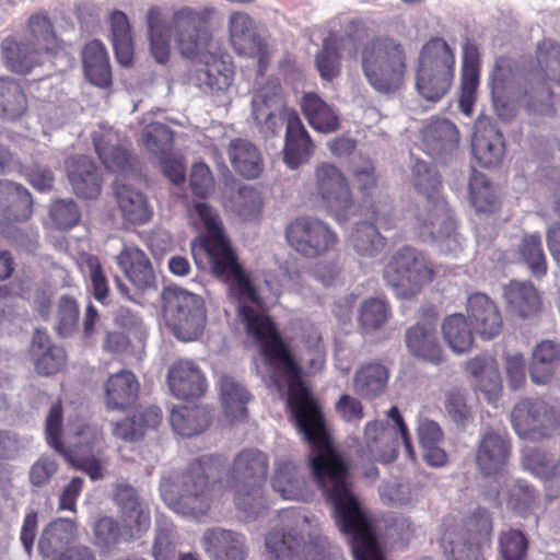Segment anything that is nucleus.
<instances>
[{
	"label": "nucleus",
	"instance_id": "1",
	"mask_svg": "<svg viewBox=\"0 0 560 560\" xmlns=\"http://www.w3.org/2000/svg\"><path fill=\"white\" fill-rule=\"evenodd\" d=\"M209 264L198 265L228 287L230 299L237 303V313L247 336L259 348L265 364L279 390L288 388L291 419L310 445L308 463L313 479L331 506H362L354 492L353 463L337 450L330 440L320 406L302 382V369L273 320L264 310V301L249 275L230 249Z\"/></svg>",
	"mask_w": 560,
	"mask_h": 560
},
{
	"label": "nucleus",
	"instance_id": "2",
	"mask_svg": "<svg viewBox=\"0 0 560 560\" xmlns=\"http://www.w3.org/2000/svg\"><path fill=\"white\" fill-rule=\"evenodd\" d=\"M250 116L264 137L278 135L282 121H287L283 155L290 168H298L310 161L314 143L298 113L285 108L278 79L269 80L256 90L252 98Z\"/></svg>",
	"mask_w": 560,
	"mask_h": 560
},
{
	"label": "nucleus",
	"instance_id": "3",
	"mask_svg": "<svg viewBox=\"0 0 560 560\" xmlns=\"http://www.w3.org/2000/svg\"><path fill=\"white\" fill-rule=\"evenodd\" d=\"M269 471L268 455L256 448L240 451L228 472V486L234 505L246 520H255L266 510L265 485Z\"/></svg>",
	"mask_w": 560,
	"mask_h": 560
},
{
	"label": "nucleus",
	"instance_id": "4",
	"mask_svg": "<svg viewBox=\"0 0 560 560\" xmlns=\"http://www.w3.org/2000/svg\"><path fill=\"white\" fill-rule=\"evenodd\" d=\"M212 467L213 458L202 456L191 462L174 481H162L160 491L166 505L185 516L206 515L212 503Z\"/></svg>",
	"mask_w": 560,
	"mask_h": 560
},
{
	"label": "nucleus",
	"instance_id": "5",
	"mask_svg": "<svg viewBox=\"0 0 560 560\" xmlns=\"http://www.w3.org/2000/svg\"><path fill=\"white\" fill-rule=\"evenodd\" d=\"M366 82L381 94H394L405 83L407 55L404 45L390 36H375L360 49Z\"/></svg>",
	"mask_w": 560,
	"mask_h": 560
},
{
	"label": "nucleus",
	"instance_id": "6",
	"mask_svg": "<svg viewBox=\"0 0 560 560\" xmlns=\"http://www.w3.org/2000/svg\"><path fill=\"white\" fill-rule=\"evenodd\" d=\"M412 174L416 189L427 198L417 214L420 236L424 241L450 236L455 223L447 202L439 195L441 180L436 172L425 162L417 161Z\"/></svg>",
	"mask_w": 560,
	"mask_h": 560
},
{
	"label": "nucleus",
	"instance_id": "7",
	"mask_svg": "<svg viewBox=\"0 0 560 560\" xmlns=\"http://www.w3.org/2000/svg\"><path fill=\"white\" fill-rule=\"evenodd\" d=\"M455 73V55L442 37L427 42L419 54L416 88L419 94L433 103L450 91Z\"/></svg>",
	"mask_w": 560,
	"mask_h": 560
},
{
	"label": "nucleus",
	"instance_id": "8",
	"mask_svg": "<svg viewBox=\"0 0 560 560\" xmlns=\"http://www.w3.org/2000/svg\"><path fill=\"white\" fill-rule=\"evenodd\" d=\"M162 315L173 335L183 341L196 340L207 323L203 299L178 285L165 287L161 293Z\"/></svg>",
	"mask_w": 560,
	"mask_h": 560
},
{
	"label": "nucleus",
	"instance_id": "9",
	"mask_svg": "<svg viewBox=\"0 0 560 560\" xmlns=\"http://www.w3.org/2000/svg\"><path fill=\"white\" fill-rule=\"evenodd\" d=\"M539 70L526 82L524 102L528 113L550 115L553 113L555 95L549 82L560 84V45L542 40L537 47Z\"/></svg>",
	"mask_w": 560,
	"mask_h": 560
},
{
	"label": "nucleus",
	"instance_id": "10",
	"mask_svg": "<svg viewBox=\"0 0 560 560\" xmlns=\"http://www.w3.org/2000/svg\"><path fill=\"white\" fill-rule=\"evenodd\" d=\"M433 277L434 271L424 254L411 246L396 250L384 270L386 284L399 298L416 295Z\"/></svg>",
	"mask_w": 560,
	"mask_h": 560
},
{
	"label": "nucleus",
	"instance_id": "11",
	"mask_svg": "<svg viewBox=\"0 0 560 560\" xmlns=\"http://www.w3.org/2000/svg\"><path fill=\"white\" fill-rule=\"evenodd\" d=\"M265 547L268 560H346L327 539L316 537L305 542L295 530H271L266 535Z\"/></svg>",
	"mask_w": 560,
	"mask_h": 560
},
{
	"label": "nucleus",
	"instance_id": "12",
	"mask_svg": "<svg viewBox=\"0 0 560 560\" xmlns=\"http://www.w3.org/2000/svg\"><path fill=\"white\" fill-rule=\"evenodd\" d=\"M189 217L198 230L206 234L191 242V254L196 265L209 264V259L232 249L224 233L223 222L218 211L207 202H195L189 209Z\"/></svg>",
	"mask_w": 560,
	"mask_h": 560
},
{
	"label": "nucleus",
	"instance_id": "13",
	"mask_svg": "<svg viewBox=\"0 0 560 560\" xmlns=\"http://www.w3.org/2000/svg\"><path fill=\"white\" fill-rule=\"evenodd\" d=\"M511 423L521 439H545L560 425V409L545 399L526 397L513 407Z\"/></svg>",
	"mask_w": 560,
	"mask_h": 560
},
{
	"label": "nucleus",
	"instance_id": "14",
	"mask_svg": "<svg viewBox=\"0 0 560 560\" xmlns=\"http://www.w3.org/2000/svg\"><path fill=\"white\" fill-rule=\"evenodd\" d=\"M288 244L300 255L316 258L334 249L338 235L324 221L312 217H300L285 229Z\"/></svg>",
	"mask_w": 560,
	"mask_h": 560
},
{
	"label": "nucleus",
	"instance_id": "15",
	"mask_svg": "<svg viewBox=\"0 0 560 560\" xmlns=\"http://www.w3.org/2000/svg\"><path fill=\"white\" fill-rule=\"evenodd\" d=\"M173 33L177 47L185 58L198 60L209 54L211 34L206 16L190 8H183L173 14Z\"/></svg>",
	"mask_w": 560,
	"mask_h": 560
},
{
	"label": "nucleus",
	"instance_id": "16",
	"mask_svg": "<svg viewBox=\"0 0 560 560\" xmlns=\"http://www.w3.org/2000/svg\"><path fill=\"white\" fill-rule=\"evenodd\" d=\"M316 190L327 209L339 222H346L354 214L355 206L349 184L342 172L330 163L316 167Z\"/></svg>",
	"mask_w": 560,
	"mask_h": 560
},
{
	"label": "nucleus",
	"instance_id": "17",
	"mask_svg": "<svg viewBox=\"0 0 560 560\" xmlns=\"http://www.w3.org/2000/svg\"><path fill=\"white\" fill-rule=\"evenodd\" d=\"M475 535L466 538L464 534L446 532L442 537V547L448 560H485L481 557L479 540L486 539L492 532V518L486 508H477L468 521Z\"/></svg>",
	"mask_w": 560,
	"mask_h": 560
},
{
	"label": "nucleus",
	"instance_id": "18",
	"mask_svg": "<svg viewBox=\"0 0 560 560\" xmlns=\"http://www.w3.org/2000/svg\"><path fill=\"white\" fill-rule=\"evenodd\" d=\"M229 31L234 50L238 55L257 59L258 73L262 75L269 65L270 55L254 20L245 12H233L229 18Z\"/></svg>",
	"mask_w": 560,
	"mask_h": 560
},
{
	"label": "nucleus",
	"instance_id": "19",
	"mask_svg": "<svg viewBox=\"0 0 560 560\" xmlns=\"http://www.w3.org/2000/svg\"><path fill=\"white\" fill-rule=\"evenodd\" d=\"M233 74L229 62L209 52L196 60L189 80L202 93L213 94L226 90L232 83Z\"/></svg>",
	"mask_w": 560,
	"mask_h": 560
},
{
	"label": "nucleus",
	"instance_id": "20",
	"mask_svg": "<svg viewBox=\"0 0 560 560\" xmlns=\"http://www.w3.org/2000/svg\"><path fill=\"white\" fill-rule=\"evenodd\" d=\"M113 500L128 528L138 537L148 532L151 526V512L136 488L124 482L117 483L113 491Z\"/></svg>",
	"mask_w": 560,
	"mask_h": 560
},
{
	"label": "nucleus",
	"instance_id": "21",
	"mask_svg": "<svg viewBox=\"0 0 560 560\" xmlns=\"http://www.w3.org/2000/svg\"><path fill=\"white\" fill-rule=\"evenodd\" d=\"M421 135L424 151L436 161L446 162L458 149L459 131L446 118H432L425 124Z\"/></svg>",
	"mask_w": 560,
	"mask_h": 560
},
{
	"label": "nucleus",
	"instance_id": "22",
	"mask_svg": "<svg viewBox=\"0 0 560 560\" xmlns=\"http://www.w3.org/2000/svg\"><path fill=\"white\" fill-rule=\"evenodd\" d=\"M408 351L417 359L439 365L443 362V349L436 334V322L425 319L409 327L405 332Z\"/></svg>",
	"mask_w": 560,
	"mask_h": 560
},
{
	"label": "nucleus",
	"instance_id": "23",
	"mask_svg": "<svg viewBox=\"0 0 560 560\" xmlns=\"http://www.w3.org/2000/svg\"><path fill=\"white\" fill-rule=\"evenodd\" d=\"M470 325L481 338L493 339L503 328V319L497 304L485 293L469 295L466 305Z\"/></svg>",
	"mask_w": 560,
	"mask_h": 560
},
{
	"label": "nucleus",
	"instance_id": "24",
	"mask_svg": "<svg viewBox=\"0 0 560 560\" xmlns=\"http://www.w3.org/2000/svg\"><path fill=\"white\" fill-rule=\"evenodd\" d=\"M167 382L172 394L178 399L199 398L207 389L205 374L191 360L174 362L168 369Z\"/></svg>",
	"mask_w": 560,
	"mask_h": 560
},
{
	"label": "nucleus",
	"instance_id": "25",
	"mask_svg": "<svg viewBox=\"0 0 560 560\" xmlns=\"http://www.w3.org/2000/svg\"><path fill=\"white\" fill-rule=\"evenodd\" d=\"M201 545L214 560H245L248 553L243 534L220 527L207 529Z\"/></svg>",
	"mask_w": 560,
	"mask_h": 560
},
{
	"label": "nucleus",
	"instance_id": "26",
	"mask_svg": "<svg viewBox=\"0 0 560 560\" xmlns=\"http://www.w3.org/2000/svg\"><path fill=\"white\" fill-rule=\"evenodd\" d=\"M28 355L35 371L42 376L55 375L67 361L65 349L55 345L48 332L40 328L33 332Z\"/></svg>",
	"mask_w": 560,
	"mask_h": 560
},
{
	"label": "nucleus",
	"instance_id": "27",
	"mask_svg": "<svg viewBox=\"0 0 560 560\" xmlns=\"http://www.w3.org/2000/svg\"><path fill=\"white\" fill-rule=\"evenodd\" d=\"M68 179L80 198L94 199L101 194L102 176L97 165L85 155H73L66 161Z\"/></svg>",
	"mask_w": 560,
	"mask_h": 560
},
{
	"label": "nucleus",
	"instance_id": "28",
	"mask_svg": "<svg viewBox=\"0 0 560 560\" xmlns=\"http://www.w3.org/2000/svg\"><path fill=\"white\" fill-rule=\"evenodd\" d=\"M472 153L477 163L485 168L498 166L505 153V143L499 129L479 120L472 138Z\"/></svg>",
	"mask_w": 560,
	"mask_h": 560
},
{
	"label": "nucleus",
	"instance_id": "29",
	"mask_svg": "<svg viewBox=\"0 0 560 560\" xmlns=\"http://www.w3.org/2000/svg\"><path fill=\"white\" fill-rule=\"evenodd\" d=\"M511 453V443L505 432L487 430L478 444L476 463L485 475L497 472L506 463Z\"/></svg>",
	"mask_w": 560,
	"mask_h": 560
},
{
	"label": "nucleus",
	"instance_id": "30",
	"mask_svg": "<svg viewBox=\"0 0 560 560\" xmlns=\"http://www.w3.org/2000/svg\"><path fill=\"white\" fill-rule=\"evenodd\" d=\"M368 460L390 463L398 456V435L395 428L387 423L373 421L365 425Z\"/></svg>",
	"mask_w": 560,
	"mask_h": 560
},
{
	"label": "nucleus",
	"instance_id": "31",
	"mask_svg": "<svg viewBox=\"0 0 560 560\" xmlns=\"http://www.w3.org/2000/svg\"><path fill=\"white\" fill-rule=\"evenodd\" d=\"M347 536L353 560H386L373 524H336Z\"/></svg>",
	"mask_w": 560,
	"mask_h": 560
},
{
	"label": "nucleus",
	"instance_id": "32",
	"mask_svg": "<svg viewBox=\"0 0 560 560\" xmlns=\"http://www.w3.org/2000/svg\"><path fill=\"white\" fill-rule=\"evenodd\" d=\"M271 485L287 500L304 501L308 497L306 479L290 458L276 459Z\"/></svg>",
	"mask_w": 560,
	"mask_h": 560
},
{
	"label": "nucleus",
	"instance_id": "33",
	"mask_svg": "<svg viewBox=\"0 0 560 560\" xmlns=\"http://www.w3.org/2000/svg\"><path fill=\"white\" fill-rule=\"evenodd\" d=\"M117 261L130 282L140 291L155 288L156 277L148 256L137 247H126Z\"/></svg>",
	"mask_w": 560,
	"mask_h": 560
},
{
	"label": "nucleus",
	"instance_id": "34",
	"mask_svg": "<svg viewBox=\"0 0 560 560\" xmlns=\"http://www.w3.org/2000/svg\"><path fill=\"white\" fill-rule=\"evenodd\" d=\"M560 365V343L546 339L537 343L529 363V377L536 385H547Z\"/></svg>",
	"mask_w": 560,
	"mask_h": 560
},
{
	"label": "nucleus",
	"instance_id": "35",
	"mask_svg": "<svg viewBox=\"0 0 560 560\" xmlns=\"http://www.w3.org/2000/svg\"><path fill=\"white\" fill-rule=\"evenodd\" d=\"M508 311L521 318H529L541 310V296L532 282L511 281L504 288Z\"/></svg>",
	"mask_w": 560,
	"mask_h": 560
},
{
	"label": "nucleus",
	"instance_id": "36",
	"mask_svg": "<svg viewBox=\"0 0 560 560\" xmlns=\"http://www.w3.org/2000/svg\"><path fill=\"white\" fill-rule=\"evenodd\" d=\"M228 155L234 171L247 179L258 178L264 171L259 149L246 139H234L228 147Z\"/></svg>",
	"mask_w": 560,
	"mask_h": 560
},
{
	"label": "nucleus",
	"instance_id": "37",
	"mask_svg": "<svg viewBox=\"0 0 560 560\" xmlns=\"http://www.w3.org/2000/svg\"><path fill=\"white\" fill-rule=\"evenodd\" d=\"M82 62L85 77L92 84L107 88L112 83L109 57L101 40H91L83 47Z\"/></svg>",
	"mask_w": 560,
	"mask_h": 560
},
{
	"label": "nucleus",
	"instance_id": "38",
	"mask_svg": "<svg viewBox=\"0 0 560 560\" xmlns=\"http://www.w3.org/2000/svg\"><path fill=\"white\" fill-rule=\"evenodd\" d=\"M139 383L129 371L110 375L105 384L106 405L112 410H124L137 400Z\"/></svg>",
	"mask_w": 560,
	"mask_h": 560
},
{
	"label": "nucleus",
	"instance_id": "39",
	"mask_svg": "<svg viewBox=\"0 0 560 560\" xmlns=\"http://www.w3.org/2000/svg\"><path fill=\"white\" fill-rule=\"evenodd\" d=\"M115 196L122 217L129 223L142 225L151 219L152 209L142 191L130 185L116 184Z\"/></svg>",
	"mask_w": 560,
	"mask_h": 560
},
{
	"label": "nucleus",
	"instance_id": "40",
	"mask_svg": "<svg viewBox=\"0 0 560 560\" xmlns=\"http://www.w3.org/2000/svg\"><path fill=\"white\" fill-rule=\"evenodd\" d=\"M389 378L388 369L380 362L363 364L354 373L352 388L365 399H374L385 393Z\"/></svg>",
	"mask_w": 560,
	"mask_h": 560
},
{
	"label": "nucleus",
	"instance_id": "41",
	"mask_svg": "<svg viewBox=\"0 0 560 560\" xmlns=\"http://www.w3.org/2000/svg\"><path fill=\"white\" fill-rule=\"evenodd\" d=\"M75 524L68 518L50 522L42 532L38 540V551L44 558H51L63 552L75 537Z\"/></svg>",
	"mask_w": 560,
	"mask_h": 560
},
{
	"label": "nucleus",
	"instance_id": "42",
	"mask_svg": "<svg viewBox=\"0 0 560 560\" xmlns=\"http://www.w3.org/2000/svg\"><path fill=\"white\" fill-rule=\"evenodd\" d=\"M302 112L308 124L324 133L335 132L339 126V117L335 109L315 93H306L301 101Z\"/></svg>",
	"mask_w": 560,
	"mask_h": 560
},
{
	"label": "nucleus",
	"instance_id": "43",
	"mask_svg": "<svg viewBox=\"0 0 560 560\" xmlns=\"http://www.w3.org/2000/svg\"><path fill=\"white\" fill-rule=\"evenodd\" d=\"M0 48L4 62L12 72L27 74L38 62L39 50L31 43L18 42L9 36L2 40Z\"/></svg>",
	"mask_w": 560,
	"mask_h": 560
},
{
	"label": "nucleus",
	"instance_id": "44",
	"mask_svg": "<svg viewBox=\"0 0 560 560\" xmlns=\"http://www.w3.org/2000/svg\"><path fill=\"white\" fill-rule=\"evenodd\" d=\"M94 544L102 552H112L122 541H130L138 536L126 525L112 516L98 518L93 527Z\"/></svg>",
	"mask_w": 560,
	"mask_h": 560
},
{
	"label": "nucleus",
	"instance_id": "45",
	"mask_svg": "<svg viewBox=\"0 0 560 560\" xmlns=\"http://www.w3.org/2000/svg\"><path fill=\"white\" fill-rule=\"evenodd\" d=\"M28 102L21 84L11 77H0V117L18 120L27 110Z\"/></svg>",
	"mask_w": 560,
	"mask_h": 560
},
{
	"label": "nucleus",
	"instance_id": "46",
	"mask_svg": "<svg viewBox=\"0 0 560 560\" xmlns=\"http://www.w3.org/2000/svg\"><path fill=\"white\" fill-rule=\"evenodd\" d=\"M170 421L177 434L190 438L209 427L210 415L202 407L182 406L172 409Z\"/></svg>",
	"mask_w": 560,
	"mask_h": 560
},
{
	"label": "nucleus",
	"instance_id": "47",
	"mask_svg": "<svg viewBox=\"0 0 560 560\" xmlns=\"http://www.w3.org/2000/svg\"><path fill=\"white\" fill-rule=\"evenodd\" d=\"M220 393L226 416L232 420H244L247 417L246 405L250 398L246 388L232 376L222 375Z\"/></svg>",
	"mask_w": 560,
	"mask_h": 560
},
{
	"label": "nucleus",
	"instance_id": "48",
	"mask_svg": "<svg viewBox=\"0 0 560 560\" xmlns=\"http://www.w3.org/2000/svg\"><path fill=\"white\" fill-rule=\"evenodd\" d=\"M112 42L116 59L121 66H130L133 59V43L127 15L115 10L109 16Z\"/></svg>",
	"mask_w": 560,
	"mask_h": 560
},
{
	"label": "nucleus",
	"instance_id": "49",
	"mask_svg": "<svg viewBox=\"0 0 560 560\" xmlns=\"http://www.w3.org/2000/svg\"><path fill=\"white\" fill-rule=\"evenodd\" d=\"M349 243L354 252L362 257H376L386 246V238L380 233L374 223L358 222L349 236Z\"/></svg>",
	"mask_w": 560,
	"mask_h": 560
},
{
	"label": "nucleus",
	"instance_id": "50",
	"mask_svg": "<svg viewBox=\"0 0 560 560\" xmlns=\"http://www.w3.org/2000/svg\"><path fill=\"white\" fill-rule=\"evenodd\" d=\"M518 260L527 266L532 275L541 278L547 273V258L541 235L538 232L525 233L517 245Z\"/></svg>",
	"mask_w": 560,
	"mask_h": 560
},
{
	"label": "nucleus",
	"instance_id": "51",
	"mask_svg": "<svg viewBox=\"0 0 560 560\" xmlns=\"http://www.w3.org/2000/svg\"><path fill=\"white\" fill-rule=\"evenodd\" d=\"M151 52L159 63H165L170 58V38L172 31L161 19V11L156 7L149 9L147 14Z\"/></svg>",
	"mask_w": 560,
	"mask_h": 560
},
{
	"label": "nucleus",
	"instance_id": "52",
	"mask_svg": "<svg viewBox=\"0 0 560 560\" xmlns=\"http://www.w3.org/2000/svg\"><path fill=\"white\" fill-rule=\"evenodd\" d=\"M442 334L445 342L456 353H464L472 346V331L466 317L460 313L452 314L444 319Z\"/></svg>",
	"mask_w": 560,
	"mask_h": 560
},
{
	"label": "nucleus",
	"instance_id": "53",
	"mask_svg": "<svg viewBox=\"0 0 560 560\" xmlns=\"http://www.w3.org/2000/svg\"><path fill=\"white\" fill-rule=\"evenodd\" d=\"M33 199L31 192L21 184L0 179V213L18 207L22 213L19 219L26 220L32 214Z\"/></svg>",
	"mask_w": 560,
	"mask_h": 560
},
{
	"label": "nucleus",
	"instance_id": "54",
	"mask_svg": "<svg viewBox=\"0 0 560 560\" xmlns=\"http://www.w3.org/2000/svg\"><path fill=\"white\" fill-rule=\"evenodd\" d=\"M469 198L478 212H492L497 208L498 199L488 177L471 167L469 177Z\"/></svg>",
	"mask_w": 560,
	"mask_h": 560
},
{
	"label": "nucleus",
	"instance_id": "55",
	"mask_svg": "<svg viewBox=\"0 0 560 560\" xmlns=\"http://www.w3.org/2000/svg\"><path fill=\"white\" fill-rule=\"evenodd\" d=\"M229 207L245 221L257 219L262 210V199L252 186H241L230 198Z\"/></svg>",
	"mask_w": 560,
	"mask_h": 560
},
{
	"label": "nucleus",
	"instance_id": "56",
	"mask_svg": "<svg viewBox=\"0 0 560 560\" xmlns=\"http://www.w3.org/2000/svg\"><path fill=\"white\" fill-rule=\"evenodd\" d=\"M178 535L175 526L163 518H158L155 537L152 546L154 560H174L177 555Z\"/></svg>",
	"mask_w": 560,
	"mask_h": 560
},
{
	"label": "nucleus",
	"instance_id": "57",
	"mask_svg": "<svg viewBox=\"0 0 560 560\" xmlns=\"http://www.w3.org/2000/svg\"><path fill=\"white\" fill-rule=\"evenodd\" d=\"M94 145L100 160L107 170L118 172L129 165L130 153L110 136L95 139Z\"/></svg>",
	"mask_w": 560,
	"mask_h": 560
},
{
	"label": "nucleus",
	"instance_id": "58",
	"mask_svg": "<svg viewBox=\"0 0 560 560\" xmlns=\"http://www.w3.org/2000/svg\"><path fill=\"white\" fill-rule=\"evenodd\" d=\"M319 75L325 81H332L341 72V55L332 36L326 37L315 59Z\"/></svg>",
	"mask_w": 560,
	"mask_h": 560
},
{
	"label": "nucleus",
	"instance_id": "59",
	"mask_svg": "<svg viewBox=\"0 0 560 560\" xmlns=\"http://www.w3.org/2000/svg\"><path fill=\"white\" fill-rule=\"evenodd\" d=\"M390 315V307L385 300L370 298L360 307L359 323L364 331H374L385 325Z\"/></svg>",
	"mask_w": 560,
	"mask_h": 560
},
{
	"label": "nucleus",
	"instance_id": "60",
	"mask_svg": "<svg viewBox=\"0 0 560 560\" xmlns=\"http://www.w3.org/2000/svg\"><path fill=\"white\" fill-rule=\"evenodd\" d=\"M528 545V538L520 529L509 528L499 535V551L504 560H525Z\"/></svg>",
	"mask_w": 560,
	"mask_h": 560
},
{
	"label": "nucleus",
	"instance_id": "61",
	"mask_svg": "<svg viewBox=\"0 0 560 560\" xmlns=\"http://www.w3.org/2000/svg\"><path fill=\"white\" fill-rule=\"evenodd\" d=\"M79 315L78 302L70 295L60 296L57 308V334L63 338L71 336L78 327Z\"/></svg>",
	"mask_w": 560,
	"mask_h": 560
},
{
	"label": "nucleus",
	"instance_id": "62",
	"mask_svg": "<svg viewBox=\"0 0 560 560\" xmlns=\"http://www.w3.org/2000/svg\"><path fill=\"white\" fill-rule=\"evenodd\" d=\"M30 43L38 50H48L55 43L54 27L46 14L36 13L28 19Z\"/></svg>",
	"mask_w": 560,
	"mask_h": 560
},
{
	"label": "nucleus",
	"instance_id": "63",
	"mask_svg": "<svg viewBox=\"0 0 560 560\" xmlns=\"http://www.w3.org/2000/svg\"><path fill=\"white\" fill-rule=\"evenodd\" d=\"M444 409L447 417L457 425L466 427L471 419V409L460 389L453 388L445 392Z\"/></svg>",
	"mask_w": 560,
	"mask_h": 560
},
{
	"label": "nucleus",
	"instance_id": "64",
	"mask_svg": "<svg viewBox=\"0 0 560 560\" xmlns=\"http://www.w3.org/2000/svg\"><path fill=\"white\" fill-rule=\"evenodd\" d=\"M509 504L520 514H526L538 505V494L524 480H515L510 488Z\"/></svg>",
	"mask_w": 560,
	"mask_h": 560
}]
</instances>
